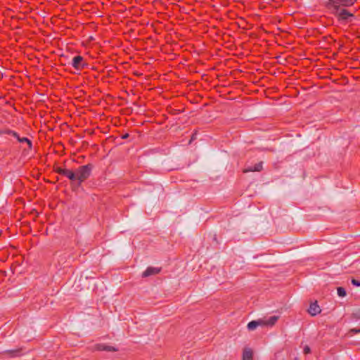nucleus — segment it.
I'll list each match as a JSON object with an SVG mask.
<instances>
[{
  "mask_svg": "<svg viewBox=\"0 0 360 360\" xmlns=\"http://www.w3.org/2000/svg\"><path fill=\"white\" fill-rule=\"evenodd\" d=\"M92 165L90 164L79 167L76 171V181H78L79 186L83 181L87 179L91 175Z\"/></svg>",
  "mask_w": 360,
  "mask_h": 360,
  "instance_id": "f257e3e1",
  "label": "nucleus"
},
{
  "mask_svg": "<svg viewBox=\"0 0 360 360\" xmlns=\"http://www.w3.org/2000/svg\"><path fill=\"white\" fill-rule=\"evenodd\" d=\"M333 13L338 18L339 21L342 22H350L354 18V15L345 8H340L339 7H333Z\"/></svg>",
  "mask_w": 360,
  "mask_h": 360,
  "instance_id": "f03ea898",
  "label": "nucleus"
},
{
  "mask_svg": "<svg viewBox=\"0 0 360 360\" xmlns=\"http://www.w3.org/2000/svg\"><path fill=\"white\" fill-rule=\"evenodd\" d=\"M328 1H329V4L333 7H335V6L339 7L340 5L343 6H349L352 5L356 1V0H328Z\"/></svg>",
  "mask_w": 360,
  "mask_h": 360,
  "instance_id": "7ed1b4c3",
  "label": "nucleus"
},
{
  "mask_svg": "<svg viewBox=\"0 0 360 360\" xmlns=\"http://www.w3.org/2000/svg\"><path fill=\"white\" fill-rule=\"evenodd\" d=\"M83 61V57H82L81 56H77L72 58L71 65L76 70H81L85 65Z\"/></svg>",
  "mask_w": 360,
  "mask_h": 360,
  "instance_id": "20e7f679",
  "label": "nucleus"
},
{
  "mask_svg": "<svg viewBox=\"0 0 360 360\" xmlns=\"http://www.w3.org/2000/svg\"><path fill=\"white\" fill-rule=\"evenodd\" d=\"M262 319V321L263 322V326L272 327L276 323V322L279 319V316H272L268 319L264 318V319Z\"/></svg>",
  "mask_w": 360,
  "mask_h": 360,
  "instance_id": "39448f33",
  "label": "nucleus"
},
{
  "mask_svg": "<svg viewBox=\"0 0 360 360\" xmlns=\"http://www.w3.org/2000/svg\"><path fill=\"white\" fill-rule=\"evenodd\" d=\"M263 169V162H259L255 164L254 166H248L243 170V173H248L250 172H260Z\"/></svg>",
  "mask_w": 360,
  "mask_h": 360,
  "instance_id": "423d86ee",
  "label": "nucleus"
},
{
  "mask_svg": "<svg viewBox=\"0 0 360 360\" xmlns=\"http://www.w3.org/2000/svg\"><path fill=\"white\" fill-rule=\"evenodd\" d=\"M161 269L158 267L149 266L142 274V277L146 278L152 275H155L160 273Z\"/></svg>",
  "mask_w": 360,
  "mask_h": 360,
  "instance_id": "0eeeda50",
  "label": "nucleus"
},
{
  "mask_svg": "<svg viewBox=\"0 0 360 360\" xmlns=\"http://www.w3.org/2000/svg\"><path fill=\"white\" fill-rule=\"evenodd\" d=\"M308 312L311 316H316V315L319 314V313H321V309L316 302L311 303L308 309Z\"/></svg>",
  "mask_w": 360,
  "mask_h": 360,
  "instance_id": "6e6552de",
  "label": "nucleus"
},
{
  "mask_svg": "<svg viewBox=\"0 0 360 360\" xmlns=\"http://www.w3.org/2000/svg\"><path fill=\"white\" fill-rule=\"evenodd\" d=\"M258 326H263V322L261 319L256 321H252L248 324V328L250 330H253Z\"/></svg>",
  "mask_w": 360,
  "mask_h": 360,
  "instance_id": "1a4fd4ad",
  "label": "nucleus"
},
{
  "mask_svg": "<svg viewBox=\"0 0 360 360\" xmlns=\"http://www.w3.org/2000/svg\"><path fill=\"white\" fill-rule=\"evenodd\" d=\"M253 358V352L249 348L246 347L243 349V360H252Z\"/></svg>",
  "mask_w": 360,
  "mask_h": 360,
  "instance_id": "9d476101",
  "label": "nucleus"
},
{
  "mask_svg": "<svg viewBox=\"0 0 360 360\" xmlns=\"http://www.w3.org/2000/svg\"><path fill=\"white\" fill-rule=\"evenodd\" d=\"M13 136L18 140L19 142L20 143H27V145H28V148H32V141L28 139L26 137H22V138H20L18 134L15 132H13Z\"/></svg>",
  "mask_w": 360,
  "mask_h": 360,
  "instance_id": "9b49d317",
  "label": "nucleus"
},
{
  "mask_svg": "<svg viewBox=\"0 0 360 360\" xmlns=\"http://www.w3.org/2000/svg\"><path fill=\"white\" fill-rule=\"evenodd\" d=\"M97 349L101 351H108V352H115L117 349L112 346H108L105 345H98L97 346Z\"/></svg>",
  "mask_w": 360,
  "mask_h": 360,
  "instance_id": "f8f14e48",
  "label": "nucleus"
},
{
  "mask_svg": "<svg viewBox=\"0 0 360 360\" xmlns=\"http://www.w3.org/2000/svg\"><path fill=\"white\" fill-rule=\"evenodd\" d=\"M63 176H65L67 178H68L70 180L74 181H76V174L75 172H72V170L68 169L65 172V174Z\"/></svg>",
  "mask_w": 360,
  "mask_h": 360,
  "instance_id": "ddd939ff",
  "label": "nucleus"
},
{
  "mask_svg": "<svg viewBox=\"0 0 360 360\" xmlns=\"http://www.w3.org/2000/svg\"><path fill=\"white\" fill-rule=\"evenodd\" d=\"M337 292H338V296H340V297H343L346 296V290L342 287L338 288Z\"/></svg>",
  "mask_w": 360,
  "mask_h": 360,
  "instance_id": "4468645a",
  "label": "nucleus"
},
{
  "mask_svg": "<svg viewBox=\"0 0 360 360\" xmlns=\"http://www.w3.org/2000/svg\"><path fill=\"white\" fill-rule=\"evenodd\" d=\"M303 352L305 354H309L311 352V349L309 346L306 345L304 347V349H303Z\"/></svg>",
  "mask_w": 360,
  "mask_h": 360,
  "instance_id": "2eb2a0df",
  "label": "nucleus"
},
{
  "mask_svg": "<svg viewBox=\"0 0 360 360\" xmlns=\"http://www.w3.org/2000/svg\"><path fill=\"white\" fill-rule=\"evenodd\" d=\"M67 170V169H65V168H58L57 169V172L61 175H64L65 174V172Z\"/></svg>",
  "mask_w": 360,
  "mask_h": 360,
  "instance_id": "dca6fc26",
  "label": "nucleus"
},
{
  "mask_svg": "<svg viewBox=\"0 0 360 360\" xmlns=\"http://www.w3.org/2000/svg\"><path fill=\"white\" fill-rule=\"evenodd\" d=\"M352 283L355 286H360V281L356 279L352 280Z\"/></svg>",
  "mask_w": 360,
  "mask_h": 360,
  "instance_id": "f3484780",
  "label": "nucleus"
},
{
  "mask_svg": "<svg viewBox=\"0 0 360 360\" xmlns=\"http://www.w3.org/2000/svg\"><path fill=\"white\" fill-rule=\"evenodd\" d=\"M11 353L14 354V355H17L19 353V351H12Z\"/></svg>",
  "mask_w": 360,
  "mask_h": 360,
  "instance_id": "a211bd4d",
  "label": "nucleus"
},
{
  "mask_svg": "<svg viewBox=\"0 0 360 360\" xmlns=\"http://www.w3.org/2000/svg\"><path fill=\"white\" fill-rule=\"evenodd\" d=\"M352 330L354 331L355 333L360 332V330H357V329H352Z\"/></svg>",
  "mask_w": 360,
  "mask_h": 360,
  "instance_id": "6ab92c4d",
  "label": "nucleus"
},
{
  "mask_svg": "<svg viewBox=\"0 0 360 360\" xmlns=\"http://www.w3.org/2000/svg\"><path fill=\"white\" fill-rule=\"evenodd\" d=\"M294 360H297V359H294Z\"/></svg>",
  "mask_w": 360,
  "mask_h": 360,
  "instance_id": "aec40b11",
  "label": "nucleus"
}]
</instances>
